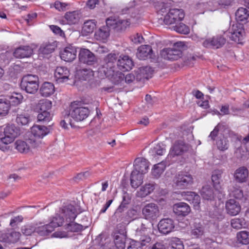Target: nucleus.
Wrapping results in <instances>:
<instances>
[{"instance_id":"412c9836","label":"nucleus","mask_w":249,"mask_h":249,"mask_svg":"<svg viewBox=\"0 0 249 249\" xmlns=\"http://www.w3.org/2000/svg\"><path fill=\"white\" fill-rule=\"evenodd\" d=\"M117 67L118 69L123 71L130 70L133 66L132 60L127 55H124L120 57L117 61Z\"/></svg>"},{"instance_id":"5701e85b","label":"nucleus","mask_w":249,"mask_h":249,"mask_svg":"<svg viewBox=\"0 0 249 249\" xmlns=\"http://www.w3.org/2000/svg\"><path fill=\"white\" fill-rule=\"evenodd\" d=\"M233 176L236 182L239 183L245 182L249 177V170L245 166L240 167L235 171Z\"/></svg>"},{"instance_id":"0eeeda50","label":"nucleus","mask_w":249,"mask_h":249,"mask_svg":"<svg viewBox=\"0 0 249 249\" xmlns=\"http://www.w3.org/2000/svg\"><path fill=\"white\" fill-rule=\"evenodd\" d=\"M185 14L182 9H171L164 16L163 21L166 25L176 24L178 22L182 20Z\"/></svg>"},{"instance_id":"1a4fd4ad","label":"nucleus","mask_w":249,"mask_h":249,"mask_svg":"<svg viewBox=\"0 0 249 249\" xmlns=\"http://www.w3.org/2000/svg\"><path fill=\"white\" fill-rule=\"evenodd\" d=\"M142 213L145 218L149 220H155L160 215L159 207L153 203L144 206L142 209Z\"/></svg>"},{"instance_id":"680f3d73","label":"nucleus","mask_w":249,"mask_h":249,"mask_svg":"<svg viewBox=\"0 0 249 249\" xmlns=\"http://www.w3.org/2000/svg\"><path fill=\"white\" fill-rule=\"evenodd\" d=\"M79 74L81 76V79L87 80L93 75V72L90 69H83L79 71Z\"/></svg>"},{"instance_id":"a211bd4d","label":"nucleus","mask_w":249,"mask_h":249,"mask_svg":"<svg viewBox=\"0 0 249 249\" xmlns=\"http://www.w3.org/2000/svg\"><path fill=\"white\" fill-rule=\"evenodd\" d=\"M70 73L65 67H57L54 71V77L58 83H63L69 79Z\"/></svg>"},{"instance_id":"3c124183","label":"nucleus","mask_w":249,"mask_h":249,"mask_svg":"<svg viewBox=\"0 0 249 249\" xmlns=\"http://www.w3.org/2000/svg\"><path fill=\"white\" fill-rule=\"evenodd\" d=\"M26 140L27 143L29 145L30 151L32 149H35L39 147L42 144V141L34 136L31 137Z\"/></svg>"},{"instance_id":"dca6fc26","label":"nucleus","mask_w":249,"mask_h":249,"mask_svg":"<svg viewBox=\"0 0 249 249\" xmlns=\"http://www.w3.org/2000/svg\"><path fill=\"white\" fill-rule=\"evenodd\" d=\"M134 169L132 171H136L138 173L143 175L148 171L149 162L144 158H138L134 160Z\"/></svg>"},{"instance_id":"09e8293b","label":"nucleus","mask_w":249,"mask_h":249,"mask_svg":"<svg viewBox=\"0 0 249 249\" xmlns=\"http://www.w3.org/2000/svg\"><path fill=\"white\" fill-rule=\"evenodd\" d=\"M10 108V105L8 100L0 99V116H5L8 114Z\"/></svg>"},{"instance_id":"72a5a7b5","label":"nucleus","mask_w":249,"mask_h":249,"mask_svg":"<svg viewBox=\"0 0 249 249\" xmlns=\"http://www.w3.org/2000/svg\"><path fill=\"white\" fill-rule=\"evenodd\" d=\"M200 194L204 199L208 200H213L215 196L212 187L208 185L202 187Z\"/></svg>"},{"instance_id":"bb28decb","label":"nucleus","mask_w":249,"mask_h":249,"mask_svg":"<svg viewBox=\"0 0 249 249\" xmlns=\"http://www.w3.org/2000/svg\"><path fill=\"white\" fill-rule=\"evenodd\" d=\"M183 197L184 199L193 204L195 209H199L200 197L198 195L193 192H188L184 195Z\"/></svg>"},{"instance_id":"a18cd8bd","label":"nucleus","mask_w":249,"mask_h":249,"mask_svg":"<svg viewBox=\"0 0 249 249\" xmlns=\"http://www.w3.org/2000/svg\"><path fill=\"white\" fill-rule=\"evenodd\" d=\"M96 27L94 20H89L85 21L82 27V32L86 34L93 32Z\"/></svg>"},{"instance_id":"052dcab7","label":"nucleus","mask_w":249,"mask_h":249,"mask_svg":"<svg viewBox=\"0 0 249 249\" xmlns=\"http://www.w3.org/2000/svg\"><path fill=\"white\" fill-rule=\"evenodd\" d=\"M16 122L18 124L27 125L30 122L29 116L24 114L18 115L16 118Z\"/></svg>"},{"instance_id":"c756f323","label":"nucleus","mask_w":249,"mask_h":249,"mask_svg":"<svg viewBox=\"0 0 249 249\" xmlns=\"http://www.w3.org/2000/svg\"><path fill=\"white\" fill-rule=\"evenodd\" d=\"M54 92V87L53 83L44 82L40 89V92L42 96L48 97Z\"/></svg>"},{"instance_id":"2f4dec72","label":"nucleus","mask_w":249,"mask_h":249,"mask_svg":"<svg viewBox=\"0 0 249 249\" xmlns=\"http://www.w3.org/2000/svg\"><path fill=\"white\" fill-rule=\"evenodd\" d=\"M155 189V184L148 183L142 186L137 192L138 197H144L151 194Z\"/></svg>"},{"instance_id":"473e14b6","label":"nucleus","mask_w":249,"mask_h":249,"mask_svg":"<svg viewBox=\"0 0 249 249\" xmlns=\"http://www.w3.org/2000/svg\"><path fill=\"white\" fill-rule=\"evenodd\" d=\"M131 185L134 188H137L143 182V175L132 171L131 174Z\"/></svg>"},{"instance_id":"c85d7f7f","label":"nucleus","mask_w":249,"mask_h":249,"mask_svg":"<svg viewBox=\"0 0 249 249\" xmlns=\"http://www.w3.org/2000/svg\"><path fill=\"white\" fill-rule=\"evenodd\" d=\"M223 174L222 170L216 169L212 172V180L213 184V186L216 190L221 189V183L222 181V177Z\"/></svg>"},{"instance_id":"f8f14e48","label":"nucleus","mask_w":249,"mask_h":249,"mask_svg":"<svg viewBox=\"0 0 249 249\" xmlns=\"http://www.w3.org/2000/svg\"><path fill=\"white\" fill-rule=\"evenodd\" d=\"M78 57L81 63L88 65H92L96 61V57L93 53L87 49H81L79 51Z\"/></svg>"},{"instance_id":"6e6d98bb","label":"nucleus","mask_w":249,"mask_h":249,"mask_svg":"<svg viewBox=\"0 0 249 249\" xmlns=\"http://www.w3.org/2000/svg\"><path fill=\"white\" fill-rule=\"evenodd\" d=\"M61 214H62L61 216H58L53 217L51 222L49 223L52 225V227L53 226V230L55 228L62 225L64 222V217H65V216H64V214L62 213V208L61 209Z\"/></svg>"},{"instance_id":"f03ea898","label":"nucleus","mask_w":249,"mask_h":249,"mask_svg":"<svg viewBox=\"0 0 249 249\" xmlns=\"http://www.w3.org/2000/svg\"><path fill=\"white\" fill-rule=\"evenodd\" d=\"M89 113L88 107H78L74 102L71 103L69 110H65L62 112V116L65 119L70 120L71 117L76 121H81L87 118Z\"/></svg>"},{"instance_id":"69168bd1","label":"nucleus","mask_w":249,"mask_h":249,"mask_svg":"<svg viewBox=\"0 0 249 249\" xmlns=\"http://www.w3.org/2000/svg\"><path fill=\"white\" fill-rule=\"evenodd\" d=\"M232 195L235 198L241 199L243 197V191L240 187L234 188L232 191Z\"/></svg>"},{"instance_id":"864d4df0","label":"nucleus","mask_w":249,"mask_h":249,"mask_svg":"<svg viewBox=\"0 0 249 249\" xmlns=\"http://www.w3.org/2000/svg\"><path fill=\"white\" fill-rule=\"evenodd\" d=\"M174 30L176 32L182 34H188L190 32L189 27L183 23H179L173 26Z\"/></svg>"},{"instance_id":"ddd939ff","label":"nucleus","mask_w":249,"mask_h":249,"mask_svg":"<svg viewBox=\"0 0 249 249\" xmlns=\"http://www.w3.org/2000/svg\"><path fill=\"white\" fill-rule=\"evenodd\" d=\"M226 42V39L221 36H217L206 39L203 42V46L206 48L218 49L223 46Z\"/></svg>"},{"instance_id":"0e129e2a","label":"nucleus","mask_w":249,"mask_h":249,"mask_svg":"<svg viewBox=\"0 0 249 249\" xmlns=\"http://www.w3.org/2000/svg\"><path fill=\"white\" fill-rule=\"evenodd\" d=\"M118 18H116L115 17H110L106 19V26L112 29L116 30V26H117V23L118 21Z\"/></svg>"},{"instance_id":"6ab92c4d","label":"nucleus","mask_w":249,"mask_h":249,"mask_svg":"<svg viewBox=\"0 0 249 249\" xmlns=\"http://www.w3.org/2000/svg\"><path fill=\"white\" fill-rule=\"evenodd\" d=\"M174 213L178 216H186L191 212L189 205L184 202H179L175 204L173 207Z\"/></svg>"},{"instance_id":"4c0bfd02","label":"nucleus","mask_w":249,"mask_h":249,"mask_svg":"<svg viewBox=\"0 0 249 249\" xmlns=\"http://www.w3.org/2000/svg\"><path fill=\"white\" fill-rule=\"evenodd\" d=\"M80 17V14L77 11L68 12L65 16V18L69 24H74L78 23Z\"/></svg>"},{"instance_id":"4be33fe9","label":"nucleus","mask_w":249,"mask_h":249,"mask_svg":"<svg viewBox=\"0 0 249 249\" xmlns=\"http://www.w3.org/2000/svg\"><path fill=\"white\" fill-rule=\"evenodd\" d=\"M33 50L29 46H20L15 49L14 56L18 58L29 57L33 54Z\"/></svg>"},{"instance_id":"4468645a","label":"nucleus","mask_w":249,"mask_h":249,"mask_svg":"<svg viewBox=\"0 0 249 249\" xmlns=\"http://www.w3.org/2000/svg\"><path fill=\"white\" fill-rule=\"evenodd\" d=\"M158 227L160 232L167 234L173 231L175 228L174 221L171 218H163L160 221Z\"/></svg>"},{"instance_id":"f704fd0d","label":"nucleus","mask_w":249,"mask_h":249,"mask_svg":"<svg viewBox=\"0 0 249 249\" xmlns=\"http://www.w3.org/2000/svg\"><path fill=\"white\" fill-rule=\"evenodd\" d=\"M204 233V227L200 223H195L191 231V235L192 238H197L201 237Z\"/></svg>"},{"instance_id":"20e7f679","label":"nucleus","mask_w":249,"mask_h":249,"mask_svg":"<svg viewBox=\"0 0 249 249\" xmlns=\"http://www.w3.org/2000/svg\"><path fill=\"white\" fill-rule=\"evenodd\" d=\"M183 47V42H178L174 44L172 48H165L160 51V56L164 59L176 60L181 57L182 51L180 47Z\"/></svg>"},{"instance_id":"de8ad7c7","label":"nucleus","mask_w":249,"mask_h":249,"mask_svg":"<svg viewBox=\"0 0 249 249\" xmlns=\"http://www.w3.org/2000/svg\"><path fill=\"white\" fill-rule=\"evenodd\" d=\"M217 148L220 151H225L228 149L229 141L225 137H219L216 142Z\"/></svg>"},{"instance_id":"6e6552de","label":"nucleus","mask_w":249,"mask_h":249,"mask_svg":"<svg viewBox=\"0 0 249 249\" xmlns=\"http://www.w3.org/2000/svg\"><path fill=\"white\" fill-rule=\"evenodd\" d=\"M244 33L243 25L241 24L236 23L233 24L229 30L226 31V34L231 40L238 43H241Z\"/></svg>"},{"instance_id":"f3484780","label":"nucleus","mask_w":249,"mask_h":249,"mask_svg":"<svg viewBox=\"0 0 249 249\" xmlns=\"http://www.w3.org/2000/svg\"><path fill=\"white\" fill-rule=\"evenodd\" d=\"M225 207L227 213L231 216L237 215L241 211L240 204L234 199H230L226 201Z\"/></svg>"},{"instance_id":"49530a36","label":"nucleus","mask_w":249,"mask_h":249,"mask_svg":"<svg viewBox=\"0 0 249 249\" xmlns=\"http://www.w3.org/2000/svg\"><path fill=\"white\" fill-rule=\"evenodd\" d=\"M130 202V197L128 194L125 193L123 196V200L116 210V213H122L126 210Z\"/></svg>"},{"instance_id":"9b49d317","label":"nucleus","mask_w":249,"mask_h":249,"mask_svg":"<svg viewBox=\"0 0 249 249\" xmlns=\"http://www.w3.org/2000/svg\"><path fill=\"white\" fill-rule=\"evenodd\" d=\"M143 225L142 224L141 229H137L136 233V241L139 242L142 249L144 246L148 247L151 241V237L145 233V231H147V228L143 227Z\"/></svg>"},{"instance_id":"cd10ccee","label":"nucleus","mask_w":249,"mask_h":249,"mask_svg":"<svg viewBox=\"0 0 249 249\" xmlns=\"http://www.w3.org/2000/svg\"><path fill=\"white\" fill-rule=\"evenodd\" d=\"M110 35V29L108 26H103L97 30L94 34V37L97 40L105 42Z\"/></svg>"},{"instance_id":"f257e3e1","label":"nucleus","mask_w":249,"mask_h":249,"mask_svg":"<svg viewBox=\"0 0 249 249\" xmlns=\"http://www.w3.org/2000/svg\"><path fill=\"white\" fill-rule=\"evenodd\" d=\"M62 213L64 214L66 221L70 222V223L66 227L68 231L78 232L83 229V226L73 222L78 213L76 208L74 206L69 204L63 206L62 207Z\"/></svg>"},{"instance_id":"e2e57ef3","label":"nucleus","mask_w":249,"mask_h":249,"mask_svg":"<svg viewBox=\"0 0 249 249\" xmlns=\"http://www.w3.org/2000/svg\"><path fill=\"white\" fill-rule=\"evenodd\" d=\"M22 233L26 235H31L33 232H36V228L31 225L24 226L21 228Z\"/></svg>"},{"instance_id":"b1692460","label":"nucleus","mask_w":249,"mask_h":249,"mask_svg":"<svg viewBox=\"0 0 249 249\" xmlns=\"http://www.w3.org/2000/svg\"><path fill=\"white\" fill-rule=\"evenodd\" d=\"M56 47L55 42H45L41 45L38 49V54L40 56L45 57L52 53Z\"/></svg>"},{"instance_id":"393cba45","label":"nucleus","mask_w":249,"mask_h":249,"mask_svg":"<svg viewBox=\"0 0 249 249\" xmlns=\"http://www.w3.org/2000/svg\"><path fill=\"white\" fill-rule=\"evenodd\" d=\"M31 133L35 137L42 139L50 133V128L44 125H36L32 127Z\"/></svg>"},{"instance_id":"7ed1b4c3","label":"nucleus","mask_w":249,"mask_h":249,"mask_svg":"<svg viewBox=\"0 0 249 249\" xmlns=\"http://www.w3.org/2000/svg\"><path fill=\"white\" fill-rule=\"evenodd\" d=\"M20 86L22 90L30 94H35L39 88V79L37 75L26 74L21 80Z\"/></svg>"},{"instance_id":"423d86ee","label":"nucleus","mask_w":249,"mask_h":249,"mask_svg":"<svg viewBox=\"0 0 249 249\" xmlns=\"http://www.w3.org/2000/svg\"><path fill=\"white\" fill-rule=\"evenodd\" d=\"M19 129L14 124L7 125L0 131V139L5 144H9L19 135Z\"/></svg>"},{"instance_id":"7c9ffc66","label":"nucleus","mask_w":249,"mask_h":249,"mask_svg":"<svg viewBox=\"0 0 249 249\" xmlns=\"http://www.w3.org/2000/svg\"><path fill=\"white\" fill-rule=\"evenodd\" d=\"M52 106V102L48 99H42L36 105L35 109L37 111H48Z\"/></svg>"},{"instance_id":"37998d69","label":"nucleus","mask_w":249,"mask_h":249,"mask_svg":"<svg viewBox=\"0 0 249 249\" xmlns=\"http://www.w3.org/2000/svg\"><path fill=\"white\" fill-rule=\"evenodd\" d=\"M16 149L21 153H27L30 151L29 146L26 141L17 140L15 143Z\"/></svg>"},{"instance_id":"c9c22d12","label":"nucleus","mask_w":249,"mask_h":249,"mask_svg":"<svg viewBox=\"0 0 249 249\" xmlns=\"http://www.w3.org/2000/svg\"><path fill=\"white\" fill-rule=\"evenodd\" d=\"M153 70L149 66L141 67L139 69L137 77L142 79H148L151 77Z\"/></svg>"},{"instance_id":"a878e982","label":"nucleus","mask_w":249,"mask_h":249,"mask_svg":"<svg viewBox=\"0 0 249 249\" xmlns=\"http://www.w3.org/2000/svg\"><path fill=\"white\" fill-rule=\"evenodd\" d=\"M153 50L150 46L142 45L138 49L137 57L140 60H145L151 56Z\"/></svg>"},{"instance_id":"2eb2a0df","label":"nucleus","mask_w":249,"mask_h":249,"mask_svg":"<svg viewBox=\"0 0 249 249\" xmlns=\"http://www.w3.org/2000/svg\"><path fill=\"white\" fill-rule=\"evenodd\" d=\"M188 145L183 141H177L171 148L169 156L174 157L175 156L181 155L183 152L188 150Z\"/></svg>"},{"instance_id":"13d9d810","label":"nucleus","mask_w":249,"mask_h":249,"mask_svg":"<svg viewBox=\"0 0 249 249\" xmlns=\"http://www.w3.org/2000/svg\"><path fill=\"white\" fill-rule=\"evenodd\" d=\"M170 249H184L182 241L178 238H174L170 243Z\"/></svg>"},{"instance_id":"8fccbe9b","label":"nucleus","mask_w":249,"mask_h":249,"mask_svg":"<svg viewBox=\"0 0 249 249\" xmlns=\"http://www.w3.org/2000/svg\"><path fill=\"white\" fill-rule=\"evenodd\" d=\"M9 104H12L14 106H16L21 103L23 100V96L20 93L14 92L9 97Z\"/></svg>"},{"instance_id":"39448f33","label":"nucleus","mask_w":249,"mask_h":249,"mask_svg":"<svg viewBox=\"0 0 249 249\" xmlns=\"http://www.w3.org/2000/svg\"><path fill=\"white\" fill-rule=\"evenodd\" d=\"M174 185L178 189H184L189 188L194 183L192 175L187 172H180L174 178Z\"/></svg>"},{"instance_id":"79ce46f5","label":"nucleus","mask_w":249,"mask_h":249,"mask_svg":"<svg viewBox=\"0 0 249 249\" xmlns=\"http://www.w3.org/2000/svg\"><path fill=\"white\" fill-rule=\"evenodd\" d=\"M237 242L242 245L249 244V232L246 231H239L236 234Z\"/></svg>"},{"instance_id":"5fc2aeb1","label":"nucleus","mask_w":249,"mask_h":249,"mask_svg":"<svg viewBox=\"0 0 249 249\" xmlns=\"http://www.w3.org/2000/svg\"><path fill=\"white\" fill-rule=\"evenodd\" d=\"M130 21L129 19H122L118 18L116 26V30L117 31H123L127 27L129 26Z\"/></svg>"},{"instance_id":"9d476101","label":"nucleus","mask_w":249,"mask_h":249,"mask_svg":"<svg viewBox=\"0 0 249 249\" xmlns=\"http://www.w3.org/2000/svg\"><path fill=\"white\" fill-rule=\"evenodd\" d=\"M117 59V55L115 53H109L107 54L104 58L105 64L104 65V68L107 70V71L104 70L105 74L108 76L109 75H113L115 72L114 66L115 63Z\"/></svg>"},{"instance_id":"aec40b11","label":"nucleus","mask_w":249,"mask_h":249,"mask_svg":"<svg viewBox=\"0 0 249 249\" xmlns=\"http://www.w3.org/2000/svg\"><path fill=\"white\" fill-rule=\"evenodd\" d=\"M77 51L74 47L69 46L66 47L60 53L61 58L67 62H71L75 59Z\"/></svg>"},{"instance_id":"58836bf2","label":"nucleus","mask_w":249,"mask_h":249,"mask_svg":"<svg viewBox=\"0 0 249 249\" xmlns=\"http://www.w3.org/2000/svg\"><path fill=\"white\" fill-rule=\"evenodd\" d=\"M165 162L161 161L154 166L152 170V175L155 178H159L163 173L166 168Z\"/></svg>"},{"instance_id":"c03bdc74","label":"nucleus","mask_w":249,"mask_h":249,"mask_svg":"<svg viewBox=\"0 0 249 249\" xmlns=\"http://www.w3.org/2000/svg\"><path fill=\"white\" fill-rule=\"evenodd\" d=\"M235 156L242 160H246L249 157V152L247 148L239 147L235 151Z\"/></svg>"},{"instance_id":"a19ab883","label":"nucleus","mask_w":249,"mask_h":249,"mask_svg":"<svg viewBox=\"0 0 249 249\" xmlns=\"http://www.w3.org/2000/svg\"><path fill=\"white\" fill-rule=\"evenodd\" d=\"M4 237L2 241L6 243H14L19 239L20 233L17 231H12L10 233H5L3 235Z\"/></svg>"},{"instance_id":"603ef678","label":"nucleus","mask_w":249,"mask_h":249,"mask_svg":"<svg viewBox=\"0 0 249 249\" xmlns=\"http://www.w3.org/2000/svg\"><path fill=\"white\" fill-rule=\"evenodd\" d=\"M150 152L153 156L162 155L165 152V148L163 144H158L150 149Z\"/></svg>"},{"instance_id":"ea45409f","label":"nucleus","mask_w":249,"mask_h":249,"mask_svg":"<svg viewBox=\"0 0 249 249\" xmlns=\"http://www.w3.org/2000/svg\"><path fill=\"white\" fill-rule=\"evenodd\" d=\"M53 231V226L52 227V225L49 224L36 228V232L40 236H44L48 235Z\"/></svg>"},{"instance_id":"338daca9","label":"nucleus","mask_w":249,"mask_h":249,"mask_svg":"<svg viewBox=\"0 0 249 249\" xmlns=\"http://www.w3.org/2000/svg\"><path fill=\"white\" fill-rule=\"evenodd\" d=\"M119 235H116L114 239V243L116 247L118 249H122L124 247V241L123 239H120Z\"/></svg>"},{"instance_id":"bf43d9fd","label":"nucleus","mask_w":249,"mask_h":249,"mask_svg":"<svg viewBox=\"0 0 249 249\" xmlns=\"http://www.w3.org/2000/svg\"><path fill=\"white\" fill-rule=\"evenodd\" d=\"M231 227L235 229H241L245 225V220L243 218H234L231 221Z\"/></svg>"},{"instance_id":"e433bc0d","label":"nucleus","mask_w":249,"mask_h":249,"mask_svg":"<svg viewBox=\"0 0 249 249\" xmlns=\"http://www.w3.org/2000/svg\"><path fill=\"white\" fill-rule=\"evenodd\" d=\"M235 16L237 20L247 22L249 21V11L245 8L240 7L236 12Z\"/></svg>"},{"instance_id":"774afa93","label":"nucleus","mask_w":249,"mask_h":249,"mask_svg":"<svg viewBox=\"0 0 249 249\" xmlns=\"http://www.w3.org/2000/svg\"><path fill=\"white\" fill-rule=\"evenodd\" d=\"M52 236L56 238H67L69 235L67 232L64 231H58L53 233Z\"/></svg>"},{"instance_id":"4d7b16f0","label":"nucleus","mask_w":249,"mask_h":249,"mask_svg":"<svg viewBox=\"0 0 249 249\" xmlns=\"http://www.w3.org/2000/svg\"><path fill=\"white\" fill-rule=\"evenodd\" d=\"M37 115V120L40 122L47 123L52 119V116L49 111H39Z\"/></svg>"}]
</instances>
